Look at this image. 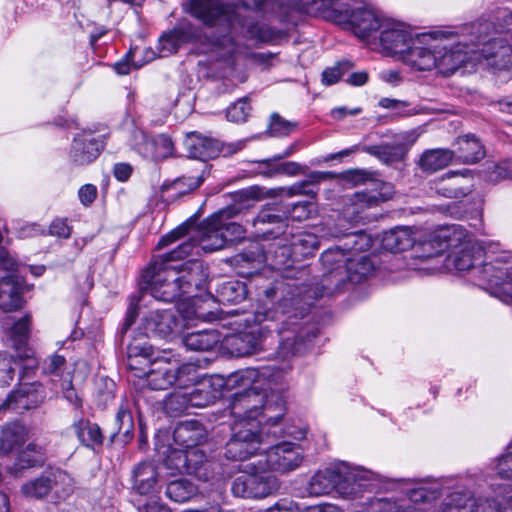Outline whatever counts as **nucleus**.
Returning <instances> with one entry per match:
<instances>
[{
	"mask_svg": "<svg viewBox=\"0 0 512 512\" xmlns=\"http://www.w3.org/2000/svg\"><path fill=\"white\" fill-rule=\"evenodd\" d=\"M264 402L258 407V470L289 472L300 466L303 455L298 445L292 442H274L283 436L277 423L285 415L283 393L287 389L284 368L274 365L258 369V383Z\"/></svg>",
	"mask_w": 512,
	"mask_h": 512,
	"instance_id": "obj_1",
	"label": "nucleus"
},
{
	"mask_svg": "<svg viewBox=\"0 0 512 512\" xmlns=\"http://www.w3.org/2000/svg\"><path fill=\"white\" fill-rule=\"evenodd\" d=\"M466 46L467 43L451 31H433L412 38L400 60L417 71L438 69L450 74L468 62Z\"/></svg>",
	"mask_w": 512,
	"mask_h": 512,
	"instance_id": "obj_2",
	"label": "nucleus"
},
{
	"mask_svg": "<svg viewBox=\"0 0 512 512\" xmlns=\"http://www.w3.org/2000/svg\"><path fill=\"white\" fill-rule=\"evenodd\" d=\"M326 236L349 237L352 240L350 243H345L343 247L329 248L322 253L321 262L325 272L319 283L318 297L334 295L340 292L348 281L359 282L373 271V265L369 258L360 256L353 259L350 257L349 251L358 249L356 248V239L362 238V235L335 228Z\"/></svg>",
	"mask_w": 512,
	"mask_h": 512,
	"instance_id": "obj_3",
	"label": "nucleus"
},
{
	"mask_svg": "<svg viewBox=\"0 0 512 512\" xmlns=\"http://www.w3.org/2000/svg\"><path fill=\"white\" fill-rule=\"evenodd\" d=\"M493 24L487 20L477 21L469 27L463 29L462 36H468L470 43L464 47L468 52V61L470 59H483L486 65L499 70H506L512 67V43L507 37L498 35L496 37H486L490 33Z\"/></svg>",
	"mask_w": 512,
	"mask_h": 512,
	"instance_id": "obj_4",
	"label": "nucleus"
},
{
	"mask_svg": "<svg viewBox=\"0 0 512 512\" xmlns=\"http://www.w3.org/2000/svg\"><path fill=\"white\" fill-rule=\"evenodd\" d=\"M256 0H187L186 11L205 27L229 31L235 23L245 24Z\"/></svg>",
	"mask_w": 512,
	"mask_h": 512,
	"instance_id": "obj_5",
	"label": "nucleus"
},
{
	"mask_svg": "<svg viewBox=\"0 0 512 512\" xmlns=\"http://www.w3.org/2000/svg\"><path fill=\"white\" fill-rule=\"evenodd\" d=\"M374 473L351 467L345 462L317 471L309 480L307 492L311 496H323L336 489L346 495H356L361 488L367 489Z\"/></svg>",
	"mask_w": 512,
	"mask_h": 512,
	"instance_id": "obj_6",
	"label": "nucleus"
},
{
	"mask_svg": "<svg viewBox=\"0 0 512 512\" xmlns=\"http://www.w3.org/2000/svg\"><path fill=\"white\" fill-rule=\"evenodd\" d=\"M139 286L142 293H149L156 300L168 303L185 295L177 267L165 262H151L143 271Z\"/></svg>",
	"mask_w": 512,
	"mask_h": 512,
	"instance_id": "obj_7",
	"label": "nucleus"
},
{
	"mask_svg": "<svg viewBox=\"0 0 512 512\" xmlns=\"http://www.w3.org/2000/svg\"><path fill=\"white\" fill-rule=\"evenodd\" d=\"M74 490L73 478L60 468H48L37 478L25 482L21 492L25 497L43 499L54 491L58 498H66Z\"/></svg>",
	"mask_w": 512,
	"mask_h": 512,
	"instance_id": "obj_8",
	"label": "nucleus"
},
{
	"mask_svg": "<svg viewBox=\"0 0 512 512\" xmlns=\"http://www.w3.org/2000/svg\"><path fill=\"white\" fill-rule=\"evenodd\" d=\"M326 18L340 24L347 25L353 33L367 40L372 33L380 31L382 24L388 18L368 8H358L352 11L333 8L327 11Z\"/></svg>",
	"mask_w": 512,
	"mask_h": 512,
	"instance_id": "obj_9",
	"label": "nucleus"
},
{
	"mask_svg": "<svg viewBox=\"0 0 512 512\" xmlns=\"http://www.w3.org/2000/svg\"><path fill=\"white\" fill-rule=\"evenodd\" d=\"M247 140H238L230 143H222L217 139H212L193 133L186 141L187 150L190 157L207 161L218 156H231L241 151Z\"/></svg>",
	"mask_w": 512,
	"mask_h": 512,
	"instance_id": "obj_10",
	"label": "nucleus"
},
{
	"mask_svg": "<svg viewBox=\"0 0 512 512\" xmlns=\"http://www.w3.org/2000/svg\"><path fill=\"white\" fill-rule=\"evenodd\" d=\"M494 287L495 297L501 301L512 303V254H503L483 269Z\"/></svg>",
	"mask_w": 512,
	"mask_h": 512,
	"instance_id": "obj_11",
	"label": "nucleus"
},
{
	"mask_svg": "<svg viewBox=\"0 0 512 512\" xmlns=\"http://www.w3.org/2000/svg\"><path fill=\"white\" fill-rule=\"evenodd\" d=\"M45 397V389L41 383L19 384L0 404V413L6 410L21 412L36 408L44 401Z\"/></svg>",
	"mask_w": 512,
	"mask_h": 512,
	"instance_id": "obj_12",
	"label": "nucleus"
},
{
	"mask_svg": "<svg viewBox=\"0 0 512 512\" xmlns=\"http://www.w3.org/2000/svg\"><path fill=\"white\" fill-rule=\"evenodd\" d=\"M104 140L91 130H83L73 138L70 159L75 165H88L95 161L104 149Z\"/></svg>",
	"mask_w": 512,
	"mask_h": 512,
	"instance_id": "obj_13",
	"label": "nucleus"
},
{
	"mask_svg": "<svg viewBox=\"0 0 512 512\" xmlns=\"http://www.w3.org/2000/svg\"><path fill=\"white\" fill-rule=\"evenodd\" d=\"M379 32V42L383 52L388 55H398L401 59L412 41L411 33L402 23L389 18L384 21Z\"/></svg>",
	"mask_w": 512,
	"mask_h": 512,
	"instance_id": "obj_14",
	"label": "nucleus"
},
{
	"mask_svg": "<svg viewBox=\"0 0 512 512\" xmlns=\"http://www.w3.org/2000/svg\"><path fill=\"white\" fill-rule=\"evenodd\" d=\"M232 436L226 444L225 456L234 461H244L256 453V426L232 425Z\"/></svg>",
	"mask_w": 512,
	"mask_h": 512,
	"instance_id": "obj_15",
	"label": "nucleus"
},
{
	"mask_svg": "<svg viewBox=\"0 0 512 512\" xmlns=\"http://www.w3.org/2000/svg\"><path fill=\"white\" fill-rule=\"evenodd\" d=\"M462 240V229L451 226L442 228L415 248L414 256L421 259H428L438 256L449 247L456 246V241Z\"/></svg>",
	"mask_w": 512,
	"mask_h": 512,
	"instance_id": "obj_16",
	"label": "nucleus"
},
{
	"mask_svg": "<svg viewBox=\"0 0 512 512\" xmlns=\"http://www.w3.org/2000/svg\"><path fill=\"white\" fill-rule=\"evenodd\" d=\"M376 189L371 191H360L348 198L345 213L357 215L365 209L377 206L380 202L387 201L394 194L393 186L389 183L377 182Z\"/></svg>",
	"mask_w": 512,
	"mask_h": 512,
	"instance_id": "obj_17",
	"label": "nucleus"
},
{
	"mask_svg": "<svg viewBox=\"0 0 512 512\" xmlns=\"http://www.w3.org/2000/svg\"><path fill=\"white\" fill-rule=\"evenodd\" d=\"M221 214L215 212L209 216L196 232V244L205 252H214L226 247L225 237L222 232Z\"/></svg>",
	"mask_w": 512,
	"mask_h": 512,
	"instance_id": "obj_18",
	"label": "nucleus"
},
{
	"mask_svg": "<svg viewBox=\"0 0 512 512\" xmlns=\"http://www.w3.org/2000/svg\"><path fill=\"white\" fill-rule=\"evenodd\" d=\"M179 282L183 286L184 294L201 291L205 288L208 271L204 263L198 259H190L182 264H176Z\"/></svg>",
	"mask_w": 512,
	"mask_h": 512,
	"instance_id": "obj_19",
	"label": "nucleus"
},
{
	"mask_svg": "<svg viewBox=\"0 0 512 512\" xmlns=\"http://www.w3.org/2000/svg\"><path fill=\"white\" fill-rule=\"evenodd\" d=\"M233 425L237 427L256 426V394L237 391L230 403Z\"/></svg>",
	"mask_w": 512,
	"mask_h": 512,
	"instance_id": "obj_20",
	"label": "nucleus"
},
{
	"mask_svg": "<svg viewBox=\"0 0 512 512\" xmlns=\"http://www.w3.org/2000/svg\"><path fill=\"white\" fill-rule=\"evenodd\" d=\"M71 429L82 446L93 451H99L102 448L105 437L97 423L79 417L73 421Z\"/></svg>",
	"mask_w": 512,
	"mask_h": 512,
	"instance_id": "obj_21",
	"label": "nucleus"
},
{
	"mask_svg": "<svg viewBox=\"0 0 512 512\" xmlns=\"http://www.w3.org/2000/svg\"><path fill=\"white\" fill-rule=\"evenodd\" d=\"M177 326L178 319L173 309L151 311L144 321L146 332L160 338L170 336Z\"/></svg>",
	"mask_w": 512,
	"mask_h": 512,
	"instance_id": "obj_22",
	"label": "nucleus"
},
{
	"mask_svg": "<svg viewBox=\"0 0 512 512\" xmlns=\"http://www.w3.org/2000/svg\"><path fill=\"white\" fill-rule=\"evenodd\" d=\"M22 282L18 275L0 277V308L5 312L16 311L23 306Z\"/></svg>",
	"mask_w": 512,
	"mask_h": 512,
	"instance_id": "obj_23",
	"label": "nucleus"
},
{
	"mask_svg": "<svg viewBox=\"0 0 512 512\" xmlns=\"http://www.w3.org/2000/svg\"><path fill=\"white\" fill-rule=\"evenodd\" d=\"M207 431L198 420L180 422L173 431V440L181 448L200 446L206 441Z\"/></svg>",
	"mask_w": 512,
	"mask_h": 512,
	"instance_id": "obj_24",
	"label": "nucleus"
},
{
	"mask_svg": "<svg viewBox=\"0 0 512 512\" xmlns=\"http://www.w3.org/2000/svg\"><path fill=\"white\" fill-rule=\"evenodd\" d=\"M127 357L130 358L131 365L135 364V357L142 358L143 365L154 366L162 362L171 363L172 357L178 362L171 351L164 350L162 355H155L153 347L146 341L134 340L127 347Z\"/></svg>",
	"mask_w": 512,
	"mask_h": 512,
	"instance_id": "obj_25",
	"label": "nucleus"
},
{
	"mask_svg": "<svg viewBox=\"0 0 512 512\" xmlns=\"http://www.w3.org/2000/svg\"><path fill=\"white\" fill-rule=\"evenodd\" d=\"M222 349L232 357H245L256 349L254 331H242L221 338Z\"/></svg>",
	"mask_w": 512,
	"mask_h": 512,
	"instance_id": "obj_26",
	"label": "nucleus"
},
{
	"mask_svg": "<svg viewBox=\"0 0 512 512\" xmlns=\"http://www.w3.org/2000/svg\"><path fill=\"white\" fill-rule=\"evenodd\" d=\"M471 191V178L457 172L446 173L437 184V192L447 198H463Z\"/></svg>",
	"mask_w": 512,
	"mask_h": 512,
	"instance_id": "obj_27",
	"label": "nucleus"
},
{
	"mask_svg": "<svg viewBox=\"0 0 512 512\" xmlns=\"http://www.w3.org/2000/svg\"><path fill=\"white\" fill-rule=\"evenodd\" d=\"M454 158L465 164H474L485 156V150L478 138L474 135H464L454 143Z\"/></svg>",
	"mask_w": 512,
	"mask_h": 512,
	"instance_id": "obj_28",
	"label": "nucleus"
},
{
	"mask_svg": "<svg viewBox=\"0 0 512 512\" xmlns=\"http://www.w3.org/2000/svg\"><path fill=\"white\" fill-rule=\"evenodd\" d=\"M416 236L410 227H396L383 233L382 247L392 253L406 251L415 246Z\"/></svg>",
	"mask_w": 512,
	"mask_h": 512,
	"instance_id": "obj_29",
	"label": "nucleus"
},
{
	"mask_svg": "<svg viewBox=\"0 0 512 512\" xmlns=\"http://www.w3.org/2000/svg\"><path fill=\"white\" fill-rule=\"evenodd\" d=\"M281 214H271L265 209L258 213V222L279 223L287 216L297 221H303L310 218L313 212V204L310 202H297L294 204H287L280 210Z\"/></svg>",
	"mask_w": 512,
	"mask_h": 512,
	"instance_id": "obj_30",
	"label": "nucleus"
},
{
	"mask_svg": "<svg viewBox=\"0 0 512 512\" xmlns=\"http://www.w3.org/2000/svg\"><path fill=\"white\" fill-rule=\"evenodd\" d=\"M467 238V235L464 233V231L462 230V240L461 241H456L455 244L457 245L458 243L461 244V249L460 251L455 255L454 259H453V264H454V267L458 270V271H468L470 269H473L475 271V273L485 282H487V284L489 285L490 289H491V294L495 296V293H494V287L492 285V283H490L489 279L488 278H485L484 276V272H483V269L485 268V266L493 261H495V259L497 258V256L495 258H493L491 261H488L486 263H484V265L482 267H474V260H473V256L471 254V245L469 243L468 240H466ZM503 254H507L506 252L505 253H502ZM501 256V254H500ZM499 257V255H498Z\"/></svg>",
	"mask_w": 512,
	"mask_h": 512,
	"instance_id": "obj_31",
	"label": "nucleus"
},
{
	"mask_svg": "<svg viewBox=\"0 0 512 512\" xmlns=\"http://www.w3.org/2000/svg\"><path fill=\"white\" fill-rule=\"evenodd\" d=\"M133 488L140 495L158 491V472L150 462L139 463L133 471Z\"/></svg>",
	"mask_w": 512,
	"mask_h": 512,
	"instance_id": "obj_32",
	"label": "nucleus"
},
{
	"mask_svg": "<svg viewBox=\"0 0 512 512\" xmlns=\"http://www.w3.org/2000/svg\"><path fill=\"white\" fill-rule=\"evenodd\" d=\"M44 461L45 458L41 447L29 444L18 453L16 461L8 468V472L15 477H21L26 469L42 466Z\"/></svg>",
	"mask_w": 512,
	"mask_h": 512,
	"instance_id": "obj_33",
	"label": "nucleus"
},
{
	"mask_svg": "<svg viewBox=\"0 0 512 512\" xmlns=\"http://www.w3.org/2000/svg\"><path fill=\"white\" fill-rule=\"evenodd\" d=\"M219 343L221 334L217 330L195 331L183 338L184 346L192 351H210Z\"/></svg>",
	"mask_w": 512,
	"mask_h": 512,
	"instance_id": "obj_34",
	"label": "nucleus"
},
{
	"mask_svg": "<svg viewBox=\"0 0 512 512\" xmlns=\"http://www.w3.org/2000/svg\"><path fill=\"white\" fill-rule=\"evenodd\" d=\"M361 151L375 156L386 165H390L402 161L408 152V147L404 144H381L362 146Z\"/></svg>",
	"mask_w": 512,
	"mask_h": 512,
	"instance_id": "obj_35",
	"label": "nucleus"
},
{
	"mask_svg": "<svg viewBox=\"0 0 512 512\" xmlns=\"http://www.w3.org/2000/svg\"><path fill=\"white\" fill-rule=\"evenodd\" d=\"M453 159L454 152L450 149H430L421 155L418 164L423 171L434 173L447 167Z\"/></svg>",
	"mask_w": 512,
	"mask_h": 512,
	"instance_id": "obj_36",
	"label": "nucleus"
},
{
	"mask_svg": "<svg viewBox=\"0 0 512 512\" xmlns=\"http://www.w3.org/2000/svg\"><path fill=\"white\" fill-rule=\"evenodd\" d=\"M247 294V284L238 280L224 281L216 289L217 300L222 304H238L246 299Z\"/></svg>",
	"mask_w": 512,
	"mask_h": 512,
	"instance_id": "obj_37",
	"label": "nucleus"
},
{
	"mask_svg": "<svg viewBox=\"0 0 512 512\" xmlns=\"http://www.w3.org/2000/svg\"><path fill=\"white\" fill-rule=\"evenodd\" d=\"M27 431L24 425L13 422L2 427L0 431V451L9 453L22 445L26 439Z\"/></svg>",
	"mask_w": 512,
	"mask_h": 512,
	"instance_id": "obj_38",
	"label": "nucleus"
},
{
	"mask_svg": "<svg viewBox=\"0 0 512 512\" xmlns=\"http://www.w3.org/2000/svg\"><path fill=\"white\" fill-rule=\"evenodd\" d=\"M168 363L162 362L155 364L157 367L149 369L145 375V382L151 390H166L175 385L176 378L172 367H167Z\"/></svg>",
	"mask_w": 512,
	"mask_h": 512,
	"instance_id": "obj_39",
	"label": "nucleus"
},
{
	"mask_svg": "<svg viewBox=\"0 0 512 512\" xmlns=\"http://www.w3.org/2000/svg\"><path fill=\"white\" fill-rule=\"evenodd\" d=\"M221 214L222 219V232L225 239L226 246L240 242L245 239L246 230L244 227L236 222L231 221V218L238 213L235 207H227L217 211Z\"/></svg>",
	"mask_w": 512,
	"mask_h": 512,
	"instance_id": "obj_40",
	"label": "nucleus"
},
{
	"mask_svg": "<svg viewBox=\"0 0 512 512\" xmlns=\"http://www.w3.org/2000/svg\"><path fill=\"white\" fill-rule=\"evenodd\" d=\"M197 493V486L185 478L170 481L165 489V495L176 503L187 502L196 496Z\"/></svg>",
	"mask_w": 512,
	"mask_h": 512,
	"instance_id": "obj_41",
	"label": "nucleus"
},
{
	"mask_svg": "<svg viewBox=\"0 0 512 512\" xmlns=\"http://www.w3.org/2000/svg\"><path fill=\"white\" fill-rule=\"evenodd\" d=\"M134 420L133 415L127 403H122L115 417V430L111 434L113 442L117 436H122L123 442H129L133 437Z\"/></svg>",
	"mask_w": 512,
	"mask_h": 512,
	"instance_id": "obj_42",
	"label": "nucleus"
},
{
	"mask_svg": "<svg viewBox=\"0 0 512 512\" xmlns=\"http://www.w3.org/2000/svg\"><path fill=\"white\" fill-rule=\"evenodd\" d=\"M256 369L247 368L236 371L228 376L224 385L227 389H238V391H247L256 394Z\"/></svg>",
	"mask_w": 512,
	"mask_h": 512,
	"instance_id": "obj_43",
	"label": "nucleus"
},
{
	"mask_svg": "<svg viewBox=\"0 0 512 512\" xmlns=\"http://www.w3.org/2000/svg\"><path fill=\"white\" fill-rule=\"evenodd\" d=\"M174 355L176 359H178V362H175L174 358L172 357L171 361V363L174 362L176 364L175 367H172L173 374L176 378L175 385L180 389H187L189 386L195 384L200 378L198 373L199 366L193 362H187L178 365L180 359L176 354Z\"/></svg>",
	"mask_w": 512,
	"mask_h": 512,
	"instance_id": "obj_44",
	"label": "nucleus"
},
{
	"mask_svg": "<svg viewBox=\"0 0 512 512\" xmlns=\"http://www.w3.org/2000/svg\"><path fill=\"white\" fill-rule=\"evenodd\" d=\"M163 410L170 417H177L188 412L187 390L180 389L170 393L163 402Z\"/></svg>",
	"mask_w": 512,
	"mask_h": 512,
	"instance_id": "obj_45",
	"label": "nucleus"
},
{
	"mask_svg": "<svg viewBox=\"0 0 512 512\" xmlns=\"http://www.w3.org/2000/svg\"><path fill=\"white\" fill-rule=\"evenodd\" d=\"M258 250H261L263 262L273 268L284 265L290 252L288 247L280 246V244L276 243L269 244L268 246L261 244Z\"/></svg>",
	"mask_w": 512,
	"mask_h": 512,
	"instance_id": "obj_46",
	"label": "nucleus"
},
{
	"mask_svg": "<svg viewBox=\"0 0 512 512\" xmlns=\"http://www.w3.org/2000/svg\"><path fill=\"white\" fill-rule=\"evenodd\" d=\"M197 248L198 246L196 244L195 236H190L186 241L179 244L175 249L163 255H159L158 257L154 258L152 262H165L173 264L175 261L182 260L190 255H193V251Z\"/></svg>",
	"mask_w": 512,
	"mask_h": 512,
	"instance_id": "obj_47",
	"label": "nucleus"
},
{
	"mask_svg": "<svg viewBox=\"0 0 512 512\" xmlns=\"http://www.w3.org/2000/svg\"><path fill=\"white\" fill-rule=\"evenodd\" d=\"M471 501L472 496L470 492L454 491L446 497L438 512H468Z\"/></svg>",
	"mask_w": 512,
	"mask_h": 512,
	"instance_id": "obj_48",
	"label": "nucleus"
},
{
	"mask_svg": "<svg viewBox=\"0 0 512 512\" xmlns=\"http://www.w3.org/2000/svg\"><path fill=\"white\" fill-rule=\"evenodd\" d=\"M30 325L31 318L29 315H25L14 323L11 328V341L13 346L19 352L26 346L30 337Z\"/></svg>",
	"mask_w": 512,
	"mask_h": 512,
	"instance_id": "obj_49",
	"label": "nucleus"
},
{
	"mask_svg": "<svg viewBox=\"0 0 512 512\" xmlns=\"http://www.w3.org/2000/svg\"><path fill=\"white\" fill-rule=\"evenodd\" d=\"M334 177L335 174L333 172L315 171L309 175L308 181L295 183L287 189H282V191H285L289 196L301 194L309 195L313 193L312 190L308 189L310 184L319 183L328 179H332Z\"/></svg>",
	"mask_w": 512,
	"mask_h": 512,
	"instance_id": "obj_50",
	"label": "nucleus"
},
{
	"mask_svg": "<svg viewBox=\"0 0 512 512\" xmlns=\"http://www.w3.org/2000/svg\"><path fill=\"white\" fill-rule=\"evenodd\" d=\"M256 254L253 251L243 252L231 259L237 274L243 278H251L256 274Z\"/></svg>",
	"mask_w": 512,
	"mask_h": 512,
	"instance_id": "obj_51",
	"label": "nucleus"
},
{
	"mask_svg": "<svg viewBox=\"0 0 512 512\" xmlns=\"http://www.w3.org/2000/svg\"><path fill=\"white\" fill-rule=\"evenodd\" d=\"M291 247L294 254L308 256L318 249V236L309 232L300 233L292 241Z\"/></svg>",
	"mask_w": 512,
	"mask_h": 512,
	"instance_id": "obj_52",
	"label": "nucleus"
},
{
	"mask_svg": "<svg viewBox=\"0 0 512 512\" xmlns=\"http://www.w3.org/2000/svg\"><path fill=\"white\" fill-rule=\"evenodd\" d=\"M190 27H179L172 31L163 34L159 39V45L161 51L169 53L176 52L180 42H185L190 39V36L186 34V30Z\"/></svg>",
	"mask_w": 512,
	"mask_h": 512,
	"instance_id": "obj_53",
	"label": "nucleus"
},
{
	"mask_svg": "<svg viewBox=\"0 0 512 512\" xmlns=\"http://www.w3.org/2000/svg\"><path fill=\"white\" fill-rule=\"evenodd\" d=\"M256 477L252 473L250 475L238 476L232 484V493L241 498H254L256 497L255 492Z\"/></svg>",
	"mask_w": 512,
	"mask_h": 512,
	"instance_id": "obj_54",
	"label": "nucleus"
},
{
	"mask_svg": "<svg viewBox=\"0 0 512 512\" xmlns=\"http://www.w3.org/2000/svg\"><path fill=\"white\" fill-rule=\"evenodd\" d=\"M187 474L200 476V469L207 461L205 452L199 446L186 448Z\"/></svg>",
	"mask_w": 512,
	"mask_h": 512,
	"instance_id": "obj_55",
	"label": "nucleus"
},
{
	"mask_svg": "<svg viewBox=\"0 0 512 512\" xmlns=\"http://www.w3.org/2000/svg\"><path fill=\"white\" fill-rule=\"evenodd\" d=\"M296 127V122L288 121L282 118L279 114L274 113L271 115L267 131L270 136L283 137L289 135Z\"/></svg>",
	"mask_w": 512,
	"mask_h": 512,
	"instance_id": "obj_56",
	"label": "nucleus"
},
{
	"mask_svg": "<svg viewBox=\"0 0 512 512\" xmlns=\"http://www.w3.org/2000/svg\"><path fill=\"white\" fill-rule=\"evenodd\" d=\"M16 359L7 352H0V386H9L15 376Z\"/></svg>",
	"mask_w": 512,
	"mask_h": 512,
	"instance_id": "obj_57",
	"label": "nucleus"
},
{
	"mask_svg": "<svg viewBox=\"0 0 512 512\" xmlns=\"http://www.w3.org/2000/svg\"><path fill=\"white\" fill-rule=\"evenodd\" d=\"M252 111V106L246 98L239 99L227 108L226 116L229 121L241 123L245 122Z\"/></svg>",
	"mask_w": 512,
	"mask_h": 512,
	"instance_id": "obj_58",
	"label": "nucleus"
},
{
	"mask_svg": "<svg viewBox=\"0 0 512 512\" xmlns=\"http://www.w3.org/2000/svg\"><path fill=\"white\" fill-rule=\"evenodd\" d=\"M186 449H172L165 457L164 464L166 468L179 472L186 473L187 462H186Z\"/></svg>",
	"mask_w": 512,
	"mask_h": 512,
	"instance_id": "obj_59",
	"label": "nucleus"
},
{
	"mask_svg": "<svg viewBox=\"0 0 512 512\" xmlns=\"http://www.w3.org/2000/svg\"><path fill=\"white\" fill-rule=\"evenodd\" d=\"M189 408H202L213 403L215 396L209 389L193 388L187 391Z\"/></svg>",
	"mask_w": 512,
	"mask_h": 512,
	"instance_id": "obj_60",
	"label": "nucleus"
},
{
	"mask_svg": "<svg viewBox=\"0 0 512 512\" xmlns=\"http://www.w3.org/2000/svg\"><path fill=\"white\" fill-rule=\"evenodd\" d=\"M204 178L202 175L181 177L176 179L171 184V189L176 192L178 196L184 195L190 191L197 189L203 182Z\"/></svg>",
	"mask_w": 512,
	"mask_h": 512,
	"instance_id": "obj_61",
	"label": "nucleus"
},
{
	"mask_svg": "<svg viewBox=\"0 0 512 512\" xmlns=\"http://www.w3.org/2000/svg\"><path fill=\"white\" fill-rule=\"evenodd\" d=\"M495 28L499 29L501 36L509 37L512 33V10L508 8H498L495 11Z\"/></svg>",
	"mask_w": 512,
	"mask_h": 512,
	"instance_id": "obj_62",
	"label": "nucleus"
},
{
	"mask_svg": "<svg viewBox=\"0 0 512 512\" xmlns=\"http://www.w3.org/2000/svg\"><path fill=\"white\" fill-rule=\"evenodd\" d=\"M377 174L376 172L365 170V169H351L345 171L341 178L352 184L353 186L365 184L368 181H374Z\"/></svg>",
	"mask_w": 512,
	"mask_h": 512,
	"instance_id": "obj_63",
	"label": "nucleus"
},
{
	"mask_svg": "<svg viewBox=\"0 0 512 512\" xmlns=\"http://www.w3.org/2000/svg\"><path fill=\"white\" fill-rule=\"evenodd\" d=\"M468 512H502L500 510V504L495 500L487 498L474 499L469 504Z\"/></svg>",
	"mask_w": 512,
	"mask_h": 512,
	"instance_id": "obj_64",
	"label": "nucleus"
}]
</instances>
